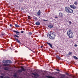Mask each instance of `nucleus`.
<instances>
[{"mask_svg":"<svg viewBox=\"0 0 78 78\" xmlns=\"http://www.w3.org/2000/svg\"><path fill=\"white\" fill-rule=\"evenodd\" d=\"M15 26L16 27H17L18 28H19V27H20V26H19V25H18V24H15Z\"/></svg>","mask_w":78,"mask_h":78,"instance_id":"nucleus-16","label":"nucleus"},{"mask_svg":"<svg viewBox=\"0 0 78 78\" xmlns=\"http://www.w3.org/2000/svg\"><path fill=\"white\" fill-rule=\"evenodd\" d=\"M58 17H63V13L61 12H60L59 13L58 15Z\"/></svg>","mask_w":78,"mask_h":78,"instance_id":"nucleus-7","label":"nucleus"},{"mask_svg":"<svg viewBox=\"0 0 78 78\" xmlns=\"http://www.w3.org/2000/svg\"><path fill=\"white\" fill-rule=\"evenodd\" d=\"M9 26L11 27H12V24H10Z\"/></svg>","mask_w":78,"mask_h":78,"instance_id":"nucleus-35","label":"nucleus"},{"mask_svg":"<svg viewBox=\"0 0 78 78\" xmlns=\"http://www.w3.org/2000/svg\"><path fill=\"white\" fill-rule=\"evenodd\" d=\"M69 24H71V23H72V22H71V21H69Z\"/></svg>","mask_w":78,"mask_h":78,"instance_id":"nucleus-33","label":"nucleus"},{"mask_svg":"<svg viewBox=\"0 0 78 78\" xmlns=\"http://www.w3.org/2000/svg\"><path fill=\"white\" fill-rule=\"evenodd\" d=\"M55 18H58V17H55Z\"/></svg>","mask_w":78,"mask_h":78,"instance_id":"nucleus-43","label":"nucleus"},{"mask_svg":"<svg viewBox=\"0 0 78 78\" xmlns=\"http://www.w3.org/2000/svg\"><path fill=\"white\" fill-rule=\"evenodd\" d=\"M26 70V69H25L24 68H21V69H19L18 70V72H20V73H21V72L23 71H25Z\"/></svg>","mask_w":78,"mask_h":78,"instance_id":"nucleus-3","label":"nucleus"},{"mask_svg":"<svg viewBox=\"0 0 78 78\" xmlns=\"http://www.w3.org/2000/svg\"><path fill=\"white\" fill-rule=\"evenodd\" d=\"M65 9V11H66V12H68V13H70L71 14H72V13L73 12V10L70 9V8L69 7H66Z\"/></svg>","mask_w":78,"mask_h":78,"instance_id":"nucleus-2","label":"nucleus"},{"mask_svg":"<svg viewBox=\"0 0 78 78\" xmlns=\"http://www.w3.org/2000/svg\"><path fill=\"white\" fill-rule=\"evenodd\" d=\"M37 14L38 16H41V11L39 10L38 12H37Z\"/></svg>","mask_w":78,"mask_h":78,"instance_id":"nucleus-12","label":"nucleus"},{"mask_svg":"<svg viewBox=\"0 0 78 78\" xmlns=\"http://www.w3.org/2000/svg\"><path fill=\"white\" fill-rule=\"evenodd\" d=\"M28 19H31V17H30V16H29L28 17Z\"/></svg>","mask_w":78,"mask_h":78,"instance_id":"nucleus-27","label":"nucleus"},{"mask_svg":"<svg viewBox=\"0 0 78 78\" xmlns=\"http://www.w3.org/2000/svg\"><path fill=\"white\" fill-rule=\"evenodd\" d=\"M17 74H15L14 75H13V76L15 77V78H17Z\"/></svg>","mask_w":78,"mask_h":78,"instance_id":"nucleus-21","label":"nucleus"},{"mask_svg":"<svg viewBox=\"0 0 78 78\" xmlns=\"http://www.w3.org/2000/svg\"><path fill=\"white\" fill-rule=\"evenodd\" d=\"M8 62L9 64H11L12 62L10 60H8Z\"/></svg>","mask_w":78,"mask_h":78,"instance_id":"nucleus-26","label":"nucleus"},{"mask_svg":"<svg viewBox=\"0 0 78 78\" xmlns=\"http://www.w3.org/2000/svg\"><path fill=\"white\" fill-rule=\"evenodd\" d=\"M43 46H41V48H43Z\"/></svg>","mask_w":78,"mask_h":78,"instance_id":"nucleus-41","label":"nucleus"},{"mask_svg":"<svg viewBox=\"0 0 78 78\" xmlns=\"http://www.w3.org/2000/svg\"><path fill=\"white\" fill-rule=\"evenodd\" d=\"M5 78H9V77L8 76H7V77H5Z\"/></svg>","mask_w":78,"mask_h":78,"instance_id":"nucleus-39","label":"nucleus"},{"mask_svg":"<svg viewBox=\"0 0 78 78\" xmlns=\"http://www.w3.org/2000/svg\"><path fill=\"white\" fill-rule=\"evenodd\" d=\"M62 76L63 77H62L63 78H65V76H66L65 75H62Z\"/></svg>","mask_w":78,"mask_h":78,"instance_id":"nucleus-28","label":"nucleus"},{"mask_svg":"<svg viewBox=\"0 0 78 78\" xmlns=\"http://www.w3.org/2000/svg\"><path fill=\"white\" fill-rule=\"evenodd\" d=\"M70 7L71 8H72L73 9H75L76 8V6H74L73 5H70Z\"/></svg>","mask_w":78,"mask_h":78,"instance_id":"nucleus-8","label":"nucleus"},{"mask_svg":"<svg viewBox=\"0 0 78 78\" xmlns=\"http://www.w3.org/2000/svg\"><path fill=\"white\" fill-rule=\"evenodd\" d=\"M21 10H23V9L22 8H21Z\"/></svg>","mask_w":78,"mask_h":78,"instance_id":"nucleus-38","label":"nucleus"},{"mask_svg":"<svg viewBox=\"0 0 78 78\" xmlns=\"http://www.w3.org/2000/svg\"><path fill=\"white\" fill-rule=\"evenodd\" d=\"M4 69L5 70H8V67H5L4 68Z\"/></svg>","mask_w":78,"mask_h":78,"instance_id":"nucleus-18","label":"nucleus"},{"mask_svg":"<svg viewBox=\"0 0 78 78\" xmlns=\"http://www.w3.org/2000/svg\"><path fill=\"white\" fill-rule=\"evenodd\" d=\"M46 43H47V44L49 45V46H50V47H51V48H53V47H52V44H51L50 43H48V42H47Z\"/></svg>","mask_w":78,"mask_h":78,"instance_id":"nucleus-10","label":"nucleus"},{"mask_svg":"<svg viewBox=\"0 0 78 78\" xmlns=\"http://www.w3.org/2000/svg\"><path fill=\"white\" fill-rule=\"evenodd\" d=\"M60 78H62V77H60Z\"/></svg>","mask_w":78,"mask_h":78,"instance_id":"nucleus-44","label":"nucleus"},{"mask_svg":"<svg viewBox=\"0 0 78 78\" xmlns=\"http://www.w3.org/2000/svg\"><path fill=\"white\" fill-rule=\"evenodd\" d=\"M53 26L52 25H49L48 26V27H49V28H53Z\"/></svg>","mask_w":78,"mask_h":78,"instance_id":"nucleus-17","label":"nucleus"},{"mask_svg":"<svg viewBox=\"0 0 78 78\" xmlns=\"http://www.w3.org/2000/svg\"><path fill=\"white\" fill-rule=\"evenodd\" d=\"M74 46H75V47H76V46H77V44H75L74 45Z\"/></svg>","mask_w":78,"mask_h":78,"instance_id":"nucleus-37","label":"nucleus"},{"mask_svg":"<svg viewBox=\"0 0 78 78\" xmlns=\"http://www.w3.org/2000/svg\"><path fill=\"white\" fill-rule=\"evenodd\" d=\"M35 25H40V22L39 21L36 22L35 23Z\"/></svg>","mask_w":78,"mask_h":78,"instance_id":"nucleus-11","label":"nucleus"},{"mask_svg":"<svg viewBox=\"0 0 78 78\" xmlns=\"http://www.w3.org/2000/svg\"><path fill=\"white\" fill-rule=\"evenodd\" d=\"M74 5H78V2L76 1L74 3Z\"/></svg>","mask_w":78,"mask_h":78,"instance_id":"nucleus-24","label":"nucleus"},{"mask_svg":"<svg viewBox=\"0 0 78 78\" xmlns=\"http://www.w3.org/2000/svg\"><path fill=\"white\" fill-rule=\"evenodd\" d=\"M56 70H57V71H58V72H60V70L58 69H56Z\"/></svg>","mask_w":78,"mask_h":78,"instance_id":"nucleus-36","label":"nucleus"},{"mask_svg":"<svg viewBox=\"0 0 78 78\" xmlns=\"http://www.w3.org/2000/svg\"><path fill=\"white\" fill-rule=\"evenodd\" d=\"M2 75V76H0V78H4V74L3 73H2L1 74Z\"/></svg>","mask_w":78,"mask_h":78,"instance_id":"nucleus-14","label":"nucleus"},{"mask_svg":"<svg viewBox=\"0 0 78 78\" xmlns=\"http://www.w3.org/2000/svg\"><path fill=\"white\" fill-rule=\"evenodd\" d=\"M49 33L50 34H48L47 36H49L50 39H55V37H56V35L55 34V33L52 32H50Z\"/></svg>","mask_w":78,"mask_h":78,"instance_id":"nucleus-1","label":"nucleus"},{"mask_svg":"<svg viewBox=\"0 0 78 78\" xmlns=\"http://www.w3.org/2000/svg\"><path fill=\"white\" fill-rule=\"evenodd\" d=\"M73 58H74L75 59H76V60L78 59V57H77L76 56H73Z\"/></svg>","mask_w":78,"mask_h":78,"instance_id":"nucleus-20","label":"nucleus"},{"mask_svg":"<svg viewBox=\"0 0 78 78\" xmlns=\"http://www.w3.org/2000/svg\"><path fill=\"white\" fill-rule=\"evenodd\" d=\"M2 36H4L5 34H1Z\"/></svg>","mask_w":78,"mask_h":78,"instance_id":"nucleus-32","label":"nucleus"},{"mask_svg":"<svg viewBox=\"0 0 78 78\" xmlns=\"http://www.w3.org/2000/svg\"><path fill=\"white\" fill-rule=\"evenodd\" d=\"M57 58L58 59H59V60L61 59V58H60V57H59V56L58 55H57Z\"/></svg>","mask_w":78,"mask_h":78,"instance_id":"nucleus-23","label":"nucleus"},{"mask_svg":"<svg viewBox=\"0 0 78 78\" xmlns=\"http://www.w3.org/2000/svg\"><path fill=\"white\" fill-rule=\"evenodd\" d=\"M14 37H17V38H19V36L18 35H14Z\"/></svg>","mask_w":78,"mask_h":78,"instance_id":"nucleus-19","label":"nucleus"},{"mask_svg":"<svg viewBox=\"0 0 78 78\" xmlns=\"http://www.w3.org/2000/svg\"><path fill=\"white\" fill-rule=\"evenodd\" d=\"M13 41H16V42H17L18 43H19V44H21V42L20 41H19V40L17 38H16V37L14 38V40H13Z\"/></svg>","mask_w":78,"mask_h":78,"instance_id":"nucleus-6","label":"nucleus"},{"mask_svg":"<svg viewBox=\"0 0 78 78\" xmlns=\"http://www.w3.org/2000/svg\"><path fill=\"white\" fill-rule=\"evenodd\" d=\"M66 75H69V73H66Z\"/></svg>","mask_w":78,"mask_h":78,"instance_id":"nucleus-40","label":"nucleus"},{"mask_svg":"<svg viewBox=\"0 0 78 78\" xmlns=\"http://www.w3.org/2000/svg\"><path fill=\"white\" fill-rule=\"evenodd\" d=\"M13 32H14V33H16V35H19V33H20V32H18L17 31H16V30H13Z\"/></svg>","mask_w":78,"mask_h":78,"instance_id":"nucleus-9","label":"nucleus"},{"mask_svg":"<svg viewBox=\"0 0 78 78\" xmlns=\"http://www.w3.org/2000/svg\"><path fill=\"white\" fill-rule=\"evenodd\" d=\"M72 63H73V64H75V62H72Z\"/></svg>","mask_w":78,"mask_h":78,"instance_id":"nucleus-42","label":"nucleus"},{"mask_svg":"<svg viewBox=\"0 0 78 78\" xmlns=\"http://www.w3.org/2000/svg\"><path fill=\"white\" fill-rule=\"evenodd\" d=\"M3 63L4 64H7V63H8V61H7L6 60H3Z\"/></svg>","mask_w":78,"mask_h":78,"instance_id":"nucleus-13","label":"nucleus"},{"mask_svg":"<svg viewBox=\"0 0 78 78\" xmlns=\"http://www.w3.org/2000/svg\"><path fill=\"white\" fill-rule=\"evenodd\" d=\"M46 77L48 78H55V77H52V76H47Z\"/></svg>","mask_w":78,"mask_h":78,"instance_id":"nucleus-15","label":"nucleus"},{"mask_svg":"<svg viewBox=\"0 0 78 78\" xmlns=\"http://www.w3.org/2000/svg\"><path fill=\"white\" fill-rule=\"evenodd\" d=\"M72 53L70 52H69L68 53V55L69 56V55L71 56V55H72Z\"/></svg>","mask_w":78,"mask_h":78,"instance_id":"nucleus-22","label":"nucleus"},{"mask_svg":"<svg viewBox=\"0 0 78 78\" xmlns=\"http://www.w3.org/2000/svg\"><path fill=\"white\" fill-rule=\"evenodd\" d=\"M68 35L69 36V38H72V37H73V33L68 34Z\"/></svg>","mask_w":78,"mask_h":78,"instance_id":"nucleus-4","label":"nucleus"},{"mask_svg":"<svg viewBox=\"0 0 78 78\" xmlns=\"http://www.w3.org/2000/svg\"><path fill=\"white\" fill-rule=\"evenodd\" d=\"M72 33H73V32L70 29H69L68 30L67 32V34H71Z\"/></svg>","mask_w":78,"mask_h":78,"instance_id":"nucleus-5","label":"nucleus"},{"mask_svg":"<svg viewBox=\"0 0 78 78\" xmlns=\"http://www.w3.org/2000/svg\"><path fill=\"white\" fill-rule=\"evenodd\" d=\"M29 34L30 35H31V34H32V33L30 32H29Z\"/></svg>","mask_w":78,"mask_h":78,"instance_id":"nucleus-29","label":"nucleus"},{"mask_svg":"<svg viewBox=\"0 0 78 78\" xmlns=\"http://www.w3.org/2000/svg\"><path fill=\"white\" fill-rule=\"evenodd\" d=\"M21 33H24V32L23 31H21Z\"/></svg>","mask_w":78,"mask_h":78,"instance_id":"nucleus-34","label":"nucleus"},{"mask_svg":"<svg viewBox=\"0 0 78 78\" xmlns=\"http://www.w3.org/2000/svg\"><path fill=\"white\" fill-rule=\"evenodd\" d=\"M34 19L35 20H37V17H34Z\"/></svg>","mask_w":78,"mask_h":78,"instance_id":"nucleus-30","label":"nucleus"},{"mask_svg":"<svg viewBox=\"0 0 78 78\" xmlns=\"http://www.w3.org/2000/svg\"><path fill=\"white\" fill-rule=\"evenodd\" d=\"M3 66H8V64H4Z\"/></svg>","mask_w":78,"mask_h":78,"instance_id":"nucleus-25","label":"nucleus"},{"mask_svg":"<svg viewBox=\"0 0 78 78\" xmlns=\"http://www.w3.org/2000/svg\"><path fill=\"white\" fill-rule=\"evenodd\" d=\"M47 21H48V20H43V21L44 22H47Z\"/></svg>","mask_w":78,"mask_h":78,"instance_id":"nucleus-31","label":"nucleus"}]
</instances>
